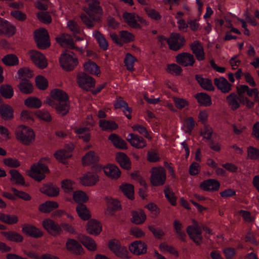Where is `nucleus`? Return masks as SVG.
<instances>
[{
	"label": "nucleus",
	"mask_w": 259,
	"mask_h": 259,
	"mask_svg": "<svg viewBox=\"0 0 259 259\" xmlns=\"http://www.w3.org/2000/svg\"><path fill=\"white\" fill-rule=\"evenodd\" d=\"M51 97L47 98L45 103L55 109L56 113L61 116L67 115L70 110L69 97L64 91L55 89L50 93Z\"/></svg>",
	"instance_id": "obj_1"
},
{
	"label": "nucleus",
	"mask_w": 259,
	"mask_h": 259,
	"mask_svg": "<svg viewBox=\"0 0 259 259\" xmlns=\"http://www.w3.org/2000/svg\"><path fill=\"white\" fill-rule=\"evenodd\" d=\"M85 1L88 3V8H84L83 10L87 14H80V18L88 28L91 29L95 26L96 22H101L103 10L98 0Z\"/></svg>",
	"instance_id": "obj_2"
},
{
	"label": "nucleus",
	"mask_w": 259,
	"mask_h": 259,
	"mask_svg": "<svg viewBox=\"0 0 259 259\" xmlns=\"http://www.w3.org/2000/svg\"><path fill=\"white\" fill-rule=\"evenodd\" d=\"M16 137L18 141L26 146L30 145L35 140V134L33 130L24 125L17 128Z\"/></svg>",
	"instance_id": "obj_3"
},
{
	"label": "nucleus",
	"mask_w": 259,
	"mask_h": 259,
	"mask_svg": "<svg viewBox=\"0 0 259 259\" xmlns=\"http://www.w3.org/2000/svg\"><path fill=\"white\" fill-rule=\"evenodd\" d=\"M45 160H49V159L47 158H41L37 163L31 166L30 170L28 172L29 176L38 182H40L45 178V173L49 172L48 167L42 163Z\"/></svg>",
	"instance_id": "obj_4"
},
{
	"label": "nucleus",
	"mask_w": 259,
	"mask_h": 259,
	"mask_svg": "<svg viewBox=\"0 0 259 259\" xmlns=\"http://www.w3.org/2000/svg\"><path fill=\"white\" fill-rule=\"evenodd\" d=\"M59 62L61 67L66 71H72L78 64V59L74 54L67 53V51L61 55Z\"/></svg>",
	"instance_id": "obj_5"
},
{
	"label": "nucleus",
	"mask_w": 259,
	"mask_h": 259,
	"mask_svg": "<svg viewBox=\"0 0 259 259\" xmlns=\"http://www.w3.org/2000/svg\"><path fill=\"white\" fill-rule=\"evenodd\" d=\"M150 182L154 186L163 185L166 181V170L161 166L154 167L151 171Z\"/></svg>",
	"instance_id": "obj_6"
},
{
	"label": "nucleus",
	"mask_w": 259,
	"mask_h": 259,
	"mask_svg": "<svg viewBox=\"0 0 259 259\" xmlns=\"http://www.w3.org/2000/svg\"><path fill=\"white\" fill-rule=\"evenodd\" d=\"M34 37L38 48L46 49L50 46L49 35L46 29L42 28L35 30Z\"/></svg>",
	"instance_id": "obj_7"
},
{
	"label": "nucleus",
	"mask_w": 259,
	"mask_h": 259,
	"mask_svg": "<svg viewBox=\"0 0 259 259\" xmlns=\"http://www.w3.org/2000/svg\"><path fill=\"white\" fill-rule=\"evenodd\" d=\"M193 225L187 227L186 231L189 237L197 245H200L202 242V231L200 226L194 220H193Z\"/></svg>",
	"instance_id": "obj_8"
},
{
	"label": "nucleus",
	"mask_w": 259,
	"mask_h": 259,
	"mask_svg": "<svg viewBox=\"0 0 259 259\" xmlns=\"http://www.w3.org/2000/svg\"><path fill=\"white\" fill-rule=\"evenodd\" d=\"M108 247L118 257L122 258H127L129 257V253L126 248L122 246L118 240L115 239L109 240Z\"/></svg>",
	"instance_id": "obj_9"
},
{
	"label": "nucleus",
	"mask_w": 259,
	"mask_h": 259,
	"mask_svg": "<svg viewBox=\"0 0 259 259\" xmlns=\"http://www.w3.org/2000/svg\"><path fill=\"white\" fill-rule=\"evenodd\" d=\"M42 225L45 229L52 236H56L63 233L61 225L50 219H45L42 222Z\"/></svg>",
	"instance_id": "obj_10"
},
{
	"label": "nucleus",
	"mask_w": 259,
	"mask_h": 259,
	"mask_svg": "<svg viewBox=\"0 0 259 259\" xmlns=\"http://www.w3.org/2000/svg\"><path fill=\"white\" fill-rule=\"evenodd\" d=\"M185 38L178 33H171L169 38L167 40L169 48L174 51L179 50L185 43Z\"/></svg>",
	"instance_id": "obj_11"
},
{
	"label": "nucleus",
	"mask_w": 259,
	"mask_h": 259,
	"mask_svg": "<svg viewBox=\"0 0 259 259\" xmlns=\"http://www.w3.org/2000/svg\"><path fill=\"white\" fill-rule=\"evenodd\" d=\"M28 54L32 62L38 68L42 69L48 66L47 59L40 52L36 50H30Z\"/></svg>",
	"instance_id": "obj_12"
},
{
	"label": "nucleus",
	"mask_w": 259,
	"mask_h": 259,
	"mask_svg": "<svg viewBox=\"0 0 259 259\" xmlns=\"http://www.w3.org/2000/svg\"><path fill=\"white\" fill-rule=\"evenodd\" d=\"M56 39L57 42L62 47H67L70 49H74L80 53V54L83 53V50L82 48L75 47L73 39L69 34H62L60 36L57 37Z\"/></svg>",
	"instance_id": "obj_13"
},
{
	"label": "nucleus",
	"mask_w": 259,
	"mask_h": 259,
	"mask_svg": "<svg viewBox=\"0 0 259 259\" xmlns=\"http://www.w3.org/2000/svg\"><path fill=\"white\" fill-rule=\"evenodd\" d=\"M79 86L85 91H89L95 85V80L85 73H79L77 76Z\"/></svg>",
	"instance_id": "obj_14"
},
{
	"label": "nucleus",
	"mask_w": 259,
	"mask_h": 259,
	"mask_svg": "<svg viewBox=\"0 0 259 259\" xmlns=\"http://www.w3.org/2000/svg\"><path fill=\"white\" fill-rule=\"evenodd\" d=\"M176 62L180 65L184 66H193L195 60L193 55L183 52L178 54L176 57Z\"/></svg>",
	"instance_id": "obj_15"
},
{
	"label": "nucleus",
	"mask_w": 259,
	"mask_h": 259,
	"mask_svg": "<svg viewBox=\"0 0 259 259\" xmlns=\"http://www.w3.org/2000/svg\"><path fill=\"white\" fill-rule=\"evenodd\" d=\"M226 102L233 111L238 109L240 107V103L244 104V98L241 99L235 93H232L226 97Z\"/></svg>",
	"instance_id": "obj_16"
},
{
	"label": "nucleus",
	"mask_w": 259,
	"mask_h": 259,
	"mask_svg": "<svg viewBox=\"0 0 259 259\" xmlns=\"http://www.w3.org/2000/svg\"><path fill=\"white\" fill-rule=\"evenodd\" d=\"M129 249L133 254L139 255L147 252V245L142 241H135L129 246Z\"/></svg>",
	"instance_id": "obj_17"
},
{
	"label": "nucleus",
	"mask_w": 259,
	"mask_h": 259,
	"mask_svg": "<svg viewBox=\"0 0 259 259\" xmlns=\"http://www.w3.org/2000/svg\"><path fill=\"white\" fill-rule=\"evenodd\" d=\"M126 140L131 145L137 149H143L146 146L145 140L140 136L134 134H128Z\"/></svg>",
	"instance_id": "obj_18"
},
{
	"label": "nucleus",
	"mask_w": 259,
	"mask_h": 259,
	"mask_svg": "<svg viewBox=\"0 0 259 259\" xmlns=\"http://www.w3.org/2000/svg\"><path fill=\"white\" fill-rule=\"evenodd\" d=\"M0 35L5 34L8 36H13L16 32V28L8 21L0 17Z\"/></svg>",
	"instance_id": "obj_19"
},
{
	"label": "nucleus",
	"mask_w": 259,
	"mask_h": 259,
	"mask_svg": "<svg viewBox=\"0 0 259 259\" xmlns=\"http://www.w3.org/2000/svg\"><path fill=\"white\" fill-rule=\"evenodd\" d=\"M214 84L224 94L228 93L232 90V85L224 77L215 78Z\"/></svg>",
	"instance_id": "obj_20"
},
{
	"label": "nucleus",
	"mask_w": 259,
	"mask_h": 259,
	"mask_svg": "<svg viewBox=\"0 0 259 259\" xmlns=\"http://www.w3.org/2000/svg\"><path fill=\"white\" fill-rule=\"evenodd\" d=\"M66 246L68 250L76 255H81L83 253V248L75 239H68Z\"/></svg>",
	"instance_id": "obj_21"
},
{
	"label": "nucleus",
	"mask_w": 259,
	"mask_h": 259,
	"mask_svg": "<svg viewBox=\"0 0 259 259\" xmlns=\"http://www.w3.org/2000/svg\"><path fill=\"white\" fill-rule=\"evenodd\" d=\"M200 187L204 191H216L219 189L220 183L215 179H210L201 182Z\"/></svg>",
	"instance_id": "obj_22"
},
{
	"label": "nucleus",
	"mask_w": 259,
	"mask_h": 259,
	"mask_svg": "<svg viewBox=\"0 0 259 259\" xmlns=\"http://www.w3.org/2000/svg\"><path fill=\"white\" fill-rule=\"evenodd\" d=\"M79 180L80 183L85 186H94L99 181L97 175L90 172L79 178Z\"/></svg>",
	"instance_id": "obj_23"
},
{
	"label": "nucleus",
	"mask_w": 259,
	"mask_h": 259,
	"mask_svg": "<svg viewBox=\"0 0 259 259\" xmlns=\"http://www.w3.org/2000/svg\"><path fill=\"white\" fill-rule=\"evenodd\" d=\"M22 231L23 233L35 238H40L44 235L42 231L35 226L30 225L24 226Z\"/></svg>",
	"instance_id": "obj_24"
},
{
	"label": "nucleus",
	"mask_w": 259,
	"mask_h": 259,
	"mask_svg": "<svg viewBox=\"0 0 259 259\" xmlns=\"http://www.w3.org/2000/svg\"><path fill=\"white\" fill-rule=\"evenodd\" d=\"M40 191L50 197H56L59 194V188L52 183L44 185L40 189Z\"/></svg>",
	"instance_id": "obj_25"
},
{
	"label": "nucleus",
	"mask_w": 259,
	"mask_h": 259,
	"mask_svg": "<svg viewBox=\"0 0 259 259\" xmlns=\"http://www.w3.org/2000/svg\"><path fill=\"white\" fill-rule=\"evenodd\" d=\"M87 231L90 234L98 235L102 231V226L98 221L91 220L87 223Z\"/></svg>",
	"instance_id": "obj_26"
},
{
	"label": "nucleus",
	"mask_w": 259,
	"mask_h": 259,
	"mask_svg": "<svg viewBox=\"0 0 259 259\" xmlns=\"http://www.w3.org/2000/svg\"><path fill=\"white\" fill-rule=\"evenodd\" d=\"M123 18L125 22L132 28L140 29L141 25L137 22V15L134 13L124 12Z\"/></svg>",
	"instance_id": "obj_27"
},
{
	"label": "nucleus",
	"mask_w": 259,
	"mask_h": 259,
	"mask_svg": "<svg viewBox=\"0 0 259 259\" xmlns=\"http://www.w3.org/2000/svg\"><path fill=\"white\" fill-rule=\"evenodd\" d=\"M1 234L8 240L16 243H20L23 241V237L22 235L15 231H3Z\"/></svg>",
	"instance_id": "obj_28"
},
{
	"label": "nucleus",
	"mask_w": 259,
	"mask_h": 259,
	"mask_svg": "<svg viewBox=\"0 0 259 259\" xmlns=\"http://www.w3.org/2000/svg\"><path fill=\"white\" fill-rule=\"evenodd\" d=\"M9 173L11 175L10 181L12 184L27 186L23 176L16 169H11Z\"/></svg>",
	"instance_id": "obj_29"
},
{
	"label": "nucleus",
	"mask_w": 259,
	"mask_h": 259,
	"mask_svg": "<svg viewBox=\"0 0 259 259\" xmlns=\"http://www.w3.org/2000/svg\"><path fill=\"white\" fill-rule=\"evenodd\" d=\"M80 242L89 250L95 251L97 249V244L95 241L90 237L80 235L79 236Z\"/></svg>",
	"instance_id": "obj_30"
},
{
	"label": "nucleus",
	"mask_w": 259,
	"mask_h": 259,
	"mask_svg": "<svg viewBox=\"0 0 259 259\" xmlns=\"http://www.w3.org/2000/svg\"><path fill=\"white\" fill-rule=\"evenodd\" d=\"M192 53L195 54L197 59L199 61H202L204 59V53L202 46L198 41H194L190 45Z\"/></svg>",
	"instance_id": "obj_31"
},
{
	"label": "nucleus",
	"mask_w": 259,
	"mask_h": 259,
	"mask_svg": "<svg viewBox=\"0 0 259 259\" xmlns=\"http://www.w3.org/2000/svg\"><path fill=\"white\" fill-rule=\"evenodd\" d=\"M108 139L111 141L113 145L120 149H127V144L122 138L115 134L109 135Z\"/></svg>",
	"instance_id": "obj_32"
},
{
	"label": "nucleus",
	"mask_w": 259,
	"mask_h": 259,
	"mask_svg": "<svg viewBox=\"0 0 259 259\" xmlns=\"http://www.w3.org/2000/svg\"><path fill=\"white\" fill-rule=\"evenodd\" d=\"M76 211L80 218L84 221H87L91 218L90 210L83 203L78 204L76 207Z\"/></svg>",
	"instance_id": "obj_33"
},
{
	"label": "nucleus",
	"mask_w": 259,
	"mask_h": 259,
	"mask_svg": "<svg viewBox=\"0 0 259 259\" xmlns=\"http://www.w3.org/2000/svg\"><path fill=\"white\" fill-rule=\"evenodd\" d=\"M0 114L4 120H11L13 118V109L9 105H2L0 106Z\"/></svg>",
	"instance_id": "obj_34"
},
{
	"label": "nucleus",
	"mask_w": 259,
	"mask_h": 259,
	"mask_svg": "<svg viewBox=\"0 0 259 259\" xmlns=\"http://www.w3.org/2000/svg\"><path fill=\"white\" fill-rule=\"evenodd\" d=\"M196 80L203 89L208 91H214V88L213 86L212 81L206 78H203L200 75L196 74L195 76Z\"/></svg>",
	"instance_id": "obj_35"
},
{
	"label": "nucleus",
	"mask_w": 259,
	"mask_h": 259,
	"mask_svg": "<svg viewBox=\"0 0 259 259\" xmlns=\"http://www.w3.org/2000/svg\"><path fill=\"white\" fill-rule=\"evenodd\" d=\"M116 160L122 168L125 169H130L131 168L130 160L125 154L122 152L117 153Z\"/></svg>",
	"instance_id": "obj_36"
},
{
	"label": "nucleus",
	"mask_w": 259,
	"mask_h": 259,
	"mask_svg": "<svg viewBox=\"0 0 259 259\" xmlns=\"http://www.w3.org/2000/svg\"><path fill=\"white\" fill-rule=\"evenodd\" d=\"M99 160L98 155L93 151L88 152L82 158L83 165H89L97 162Z\"/></svg>",
	"instance_id": "obj_37"
},
{
	"label": "nucleus",
	"mask_w": 259,
	"mask_h": 259,
	"mask_svg": "<svg viewBox=\"0 0 259 259\" xmlns=\"http://www.w3.org/2000/svg\"><path fill=\"white\" fill-rule=\"evenodd\" d=\"M104 171L106 176L113 179L118 178L121 172L117 166L110 164L104 168Z\"/></svg>",
	"instance_id": "obj_38"
},
{
	"label": "nucleus",
	"mask_w": 259,
	"mask_h": 259,
	"mask_svg": "<svg viewBox=\"0 0 259 259\" xmlns=\"http://www.w3.org/2000/svg\"><path fill=\"white\" fill-rule=\"evenodd\" d=\"M132 215L131 222L136 225L143 224L146 219V215L142 210L133 211Z\"/></svg>",
	"instance_id": "obj_39"
},
{
	"label": "nucleus",
	"mask_w": 259,
	"mask_h": 259,
	"mask_svg": "<svg viewBox=\"0 0 259 259\" xmlns=\"http://www.w3.org/2000/svg\"><path fill=\"white\" fill-rule=\"evenodd\" d=\"M58 207L59 204L57 202L47 201L39 205L38 210L43 213H49Z\"/></svg>",
	"instance_id": "obj_40"
},
{
	"label": "nucleus",
	"mask_w": 259,
	"mask_h": 259,
	"mask_svg": "<svg viewBox=\"0 0 259 259\" xmlns=\"http://www.w3.org/2000/svg\"><path fill=\"white\" fill-rule=\"evenodd\" d=\"M17 87L20 91L24 94H30L33 91L32 84L29 80H21Z\"/></svg>",
	"instance_id": "obj_41"
},
{
	"label": "nucleus",
	"mask_w": 259,
	"mask_h": 259,
	"mask_svg": "<svg viewBox=\"0 0 259 259\" xmlns=\"http://www.w3.org/2000/svg\"><path fill=\"white\" fill-rule=\"evenodd\" d=\"M120 209L121 205L120 202L117 199H111L108 202L106 213L109 215H112L115 211Z\"/></svg>",
	"instance_id": "obj_42"
},
{
	"label": "nucleus",
	"mask_w": 259,
	"mask_h": 259,
	"mask_svg": "<svg viewBox=\"0 0 259 259\" xmlns=\"http://www.w3.org/2000/svg\"><path fill=\"white\" fill-rule=\"evenodd\" d=\"M93 36L98 41L100 48L104 51L108 48V43L104 35L98 30L94 32Z\"/></svg>",
	"instance_id": "obj_43"
},
{
	"label": "nucleus",
	"mask_w": 259,
	"mask_h": 259,
	"mask_svg": "<svg viewBox=\"0 0 259 259\" xmlns=\"http://www.w3.org/2000/svg\"><path fill=\"white\" fill-rule=\"evenodd\" d=\"M195 98L197 100L198 103L204 106H209L212 104L210 97L206 93L196 94L195 95Z\"/></svg>",
	"instance_id": "obj_44"
},
{
	"label": "nucleus",
	"mask_w": 259,
	"mask_h": 259,
	"mask_svg": "<svg viewBox=\"0 0 259 259\" xmlns=\"http://www.w3.org/2000/svg\"><path fill=\"white\" fill-rule=\"evenodd\" d=\"M83 66L84 68V70L88 73L97 75L100 73L99 67L95 63L92 61H89L85 63Z\"/></svg>",
	"instance_id": "obj_45"
},
{
	"label": "nucleus",
	"mask_w": 259,
	"mask_h": 259,
	"mask_svg": "<svg viewBox=\"0 0 259 259\" xmlns=\"http://www.w3.org/2000/svg\"><path fill=\"white\" fill-rule=\"evenodd\" d=\"M99 126L103 131L115 130L118 128V125L113 121L100 120Z\"/></svg>",
	"instance_id": "obj_46"
},
{
	"label": "nucleus",
	"mask_w": 259,
	"mask_h": 259,
	"mask_svg": "<svg viewBox=\"0 0 259 259\" xmlns=\"http://www.w3.org/2000/svg\"><path fill=\"white\" fill-rule=\"evenodd\" d=\"M0 94L6 99H11L13 96L14 90L9 84H2L0 87Z\"/></svg>",
	"instance_id": "obj_47"
},
{
	"label": "nucleus",
	"mask_w": 259,
	"mask_h": 259,
	"mask_svg": "<svg viewBox=\"0 0 259 259\" xmlns=\"http://www.w3.org/2000/svg\"><path fill=\"white\" fill-rule=\"evenodd\" d=\"M25 105L30 108L37 109L41 106V101L36 97H30L24 101Z\"/></svg>",
	"instance_id": "obj_48"
},
{
	"label": "nucleus",
	"mask_w": 259,
	"mask_h": 259,
	"mask_svg": "<svg viewBox=\"0 0 259 259\" xmlns=\"http://www.w3.org/2000/svg\"><path fill=\"white\" fill-rule=\"evenodd\" d=\"M0 220L8 225H13L18 222V217L16 215L6 214L0 213Z\"/></svg>",
	"instance_id": "obj_49"
},
{
	"label": "nucleus",
	"mask_w": 259,
	"mask_h": 259,
	"mask_svg": "<svg viewBox=\"0 0 259 259\" xmlns=\"http://www.w3.org/2000/svg\"><path fill=\"white\" fill-rule=\"evenodd\" d=\"M134 186L132 184H124L120 186V189L123 193L130 199L133 200L134 198Z\"/></svg>",
	"instance_id": "obj_50"
},
{
	"label": "nucleus",
	"mask_w": 259,
	"mask_h": 259,
	"mask_svg": "<svg viewBox=\"0 0 259 259\" xmlns=\"http://www.w3.org/2000/svg\"><path fill=\"white\" fill-rule=\"evenodd\" d=\"M18 78L21 80L23 79L29 80L33 76L32 71L28 68L24 67L19 69L18 71Z\"/></svg>",
	"instance_id": "obj_51"
},
{
	"label": "nucleus",
	"mask_w": 259,
	"mask_h": 259,
	"mask_svg": "<svg viewBox=\"0 0 259 259\" xmlns=\"http://www.w3.org/2000/svg\"><path fill=\"white\" fill-rule=\"evenodd\" d=\"M3 63L8 66H15L19 63L18 57L14 54L7 55L2 59Z\"/></svg>",
	"instance_id": "obj_52"
},
{
	"label": "nucleus",
	"mask_w": 259,
	"mask_h": 259,
	"mask_svg": "<svg viewBox=\"0 0 259 259\" xmlns=\"http://www.w3.org/2000/svg\"><path fill=\"white\" fill-rule=\"evenodd\" d=\"M73 199L76 202L79 204L80 203H83L88 201L89 197L84 192L81 191H77L74 192Z\"/></svg>",
	"instance_id": "obj_53"
},
{
	"label": "nucleus",
	"mask_w": 259,
	"mask_h": 259,
	"mask_svg": "<svg viewBox=\"0 0 259 259\" xmlns=\"http://www.w3.org/2000/svg\"><path fill=\"white\" fill-rule=\"evenodd\" d=\"M164 193L165 197L169 201V202L173 206H176L177 204L176 200L177 197L175 193L171 191L169 187H166L164 190Z\"/></svg>",
	"instance_id": "obj_54"
},
{
	"label": "nucleus",
	"mask_w": 259,
	"mask_h": 259,
	"mask_svg": "<svg viewBox=\"0 0 259 259\" xmlns=\"http://www.w3.org/2000/svg\"><path fill=\"white\" fill-rule=\"evenodd\" d=\"M135 60H136V59L131 54L127 53L126 55L124 62L128 70L132 71L134 70V64Z\"/></svg>",
	"instance_id": "obj_55"
},
{
	"label": "nucleus",
	"mask_w": 259,
	"mask_h": 259,
	"mask_svg": "<svg viewBox=\"0 0 259 259\" xmlns=\"http://www.w3.org/2000/svg\"><path fill=\"white\" fill-rule=\"evenodd\" d=\"M36 86L40 90H46L48 85L47 79L41 75L37 76L35 78Z\"/></svg>",
	"instance_id": "obj_56"
},
{
	"label": "nucleus",
	"mask_w": 259,
	"mask_h": 259,
	"mask_svg": "<svg viewBox=\"0 0 259 259\" xmlns=\"http://www.w3.org/2000/svg\"><path fill=\"white\" fill-rule=\"evenodd\" d=\"M71 154L66 149H62L56 152L54 156L59 161L63 162L64 160L71 157Z\"/></svg>",
	"instance_id": "obj_57"
},
{
	"label": "nucleus",
	"mask_w": 259,
	"mask_h": 259,
	"mask_svg": "<svg viewBox=\"0 0 259 259\" xmlns=\"http://www.w3.org/2000/svg\"><path fill=\"white\" fill-rule=\"evenodd\" d=\"M37 19L42 23L50 24L52 22V18L48 12H39L36 14Z\"/></svg>",
	"instance_id": "obj_58"
},
{
	"label": "nucleus",
	"mask_w": 259,
	"mask_h": 259,
	"mask_svg": "<svg viewBox=\"0 0 259 259\" xmlns=\"http://www.w3.org/2000/svg\"><path fill=\"white\" fill-rule=\"evenodd\" d=\"M247 158L251 160H259V149L249 146L247 148Z\"/></svg>",
	"instance_id": "obj_59"
},
{
	"label": "nucleus",
	"mask_w": 259,
	"mask_h": 259,
	"mask_svg": "<svg viewBox=\"0 0 259 259\" xmlns=\"http://www.w3.org/2000/svg\"><path fill=\"white\" fill-rule=\"evenodd\" d=\"M159 248L161 251L168 252L176 257L179 256L178 251L172 246L169 245L166 243H161L159 245Z\"/></svg>",
	"instance_id": "obj_60"
},
{
	"label": "nucleus",
	"mask_w": 259,
	"mask_h": 259,
	"mask_svg": "<svg viewBox=\"0 0 259 259\" xmlns=\"http://www.w3.org/2000/svg\"><path fill=\"white\" fill-rule=\"evenodd\" d=\"M11 191L13 192L15 196L25 201H29L31 199V196L24 191L18 190L15 188H12Z\"/></svg>",
	"instance_id": "obj_61"
},
{
	"label": "nucleus",
	"mask_w": 259,
	"mask_h": 259,
	"mask_svg": "<svg viewBox=\"0 0 259 259\" xmlns=\"http://www.w3.org/2000/svg\"><path fill=\"white\" fill-rule=\"evenodd\" d=\"M73 182L68 179H66L62 181L61 187L65 193H70L73 191L74 189Z\"/></svg>",
	"instance_id": "obj_62"
},
{
	"label": "nucleus",
	"mask_w": 259,
	"mask_h": 259,
	"mask_svg": "<svg viewBox=\"0 0 259 259\" xmlns=\"http://www.w3.org/2000/svg\"><path fill=\"white\" fill-rule=\"evenodd\" d=\"M67 27L73 35L78 34L80 32V28L77 23L73 20H69L67 22Z\"/></svg>",
	"instance_id": "obj_63"
},
{
	"label": "nucleus",
	"mask_w": 259,
	"mask_h": 259,
	"mask_svg": "<svg viewBox=\"0 0 259 259\" xmlns=\"http://www.w3.org/2000/svg\"><path fill=\"white\" fill-rule=\"evenodd\" d=\"M173 101L176 107L180 110L189 106V102L188 101L183 98L174 97Z\"/></svg>",
	"instance_id": "obj_64"
}]
</instances>
